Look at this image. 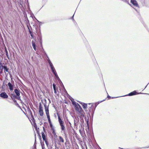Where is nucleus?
<instances>
[{"label": "nucleus", "instance_id": "1", "mask_svg": "<svg viewBox=\"0 0 149 149\" xmlns=\"http://www.w3.org/2000/svg\"><path fill=\"white\" fill-rule=\"evenodd\" d=\"M72 104L75 107V109L79 113H81L83 111L82 108L78 103H77L72 99H70Z\"/></svg>", "mask_w": 149, "mask_h": 149}, {"label": "nucleus", "instance_id": "2", "mask_svg": "<svg viewBox=\"0 0 149 149\" xmlns=\"http://www.w3.org/2000/svg\"><path fill=\"white\" fill-rule=\"evenodd\" d=\"M58 121L61 127V129L63 131L65 130V127L64 126V122L63 120L61 118L59 115H58Z\"/></svg>", "mask_w": 149, "mask_h": 149}, {"label": "nucleus", "instance_id": "3", "mask_svg": "<svg viewBox=\"0 0 149 149\" xmlns=\"http://www.w3.org/2000/svg\"><path fill=\"white\" fill-rule=\"evenodd\" d=\"M0 97L3 99L7 98L8 97V95L5 92H3L0 94Z\"/></svg>", "mask_w": 149, "mask_h": 149}, {"label": "nucleus", "instance_id": "4", "mask_svg": "<svg viewBox=\"0 0 149 149\" xmlns=\"http://www.w3.org/2000/svg\"><path fill=\"white\" fill-rule=\"evenodd\" d=\"M39 113L41 116H42L43 115V109L41 106V104H40L39 107Z\"/></svg>", "mask_w": 149, "mask_h": 149}, {"label": "nucleus", "instance_id": "5", "mask_svg": "<svg viewBox=\"0 0 149 149\" xmlns=\"http://www.w3.org/2000/svg\"><path fill=\"white\" fill-rule=\"evenodd\" d=\"M44 107L47 116H49V110L48 107V106H46L45 104H44Z\"/></svg>", "mask_w": 149, "mask_h": 149}, {"label": "nucleus", "instance_id": "6", "mask_svg": "<svg viewBox=\"0 0 149 149\" xmlns=\"http://www.w3.org/2000/svg\"><path fill=\"white\" fill-rule=\"evenodd\" d=\"M15 92L17 95V98L19 100L20 98V97H19L20 93L19 91L17 89H15Z\"/></svg>", "mask_w": 149, "mask_h": 149}, {"label": "nucleus", "instance_id": "7", "mask_svg": "<svg viewBox=\"0 0 149 149\" xmlns=\"http://www.w3.org/2000/svg\"><path fill=\"white\" fill-rule=\"evenodd\" d=\"M74 124L75 126H77L79 122V118L78 117H75L74 120Z\"/></svg>", "mask_w": 149, "mask_h": 149}, {"label": "nucleus", "instance_id": "8", "mask_svg": "<svg viewBox=\"0 0 149 149\" xmlns=\"http://www.w3.org/2000/svg\"><path fill=\"white\" fill-rule=\"evenodd\" d=\"M8 86L9 87V89L10 91H12L13 90L14 85L11 84L9 82L8 83Z\"/></svg>", "mask_w": 149, "mask_h": 149}, {"label": "nucleus", "instance_id": "9", "mask_svg": "<svg viewBox=\"0 0 149 149\" xmlns=\"http://www.w3.org/2000/svg\"><path fill=\"white\" fill-rule=\"evenodd\" d=\"M131 2L135 6L137 7H138V4L137 3V1L136 0H131Z\"/></svg>", "mask_w": 149, "mask_h": 149}, {"label": "nucleus", "instance_id": "10", "mask_svg": "<svg viewBox=\"0 0 149 149\" xmlns=\"http://www.w3.org/2000/svg\"><path fill=\"white\" fill-rule=\"evenodd\" d=\"M143 93H140L139 94H143ZM139 93H138L136 92L135 91H134L131 93H129L127 95L128 96H132L133 95H134L137 94H139Z\"/></svg>", "mask_w": 149, "mask_h": 149}, {"label": "nucleus", "instance_id": "11", "mask_svg": "<svg viewBox=\"0 0 149 149\" xmlns=\"http://www.w3.org/2000/svg\"><path fill=\"white\" fill-rule=\"evenodd\" d=\"M80 103L82 105L83 108L85 110H86L87 108V104L85 103Z\"/></svg>", "mask_w": 149, "mask_h": 149}, {"label": "nucleus", "instance_id": "12", "mask_svg": "<svg viewBox=\"0 0 149 149\" xmlns=\"http://www.w3.org/2000/svg\"><path fill=\"white\" fill-rule=\"evenodd\" d=\"M53 86L54 90V93L55 94L58 95V93L56 92V85L54 84H53Z\"/></svg>", "mask_w": 149, "mask_h": 149}, {"label": "nucleus", "instance_id": "13", "mask_svg": "<svg viewBox=\"0 0 149 149\" xmlns=\"http://www.w3.org/2000/svg\"><path fill=\"white\" fill-rule=\"evenodd\" d=\"M42 138L43 140H45L46 137L44 132H42Z\"/></svg>", "mask_w": 149, "mask_h": 149}, {"label": "nucleus", "instance_id": "14", "mask_svg": "<svg viewBox=\"0 0 149 149\" xmlns=\"http://www.w3.org/2000/svg\"><path fill=\"white\" fill-rule=\"evenodd\" d=\"M58 137L59 138V141L60 142L63 143L64 141L62 137L61 136H59Z\"/></svg>", "mask_w": 149, "mask_h": 149}, {"label": "nucleus", "instance_id": "15", "mask_svg": "<svg viewBox=\"0 0 149 149\" xmlns=\"http://www.w3.org/2000/svg\"><path fill=\"white\" fill-rule=\"evenodd\" d=\"M52 71V72L54 74H55V73H56V71L54 67H52V68H51Z\"/></svg>", "mask_w": 149, "mask_h": 149}, {"label": "nucleus", "instance_id": "16", "mask_svg": "<svg viewBox=\"0 0 149 149\" xmlns=\"http://www.w3.org/2000/svg\"><path fill=\"white\" fill-rule=\"evenodd\" d=\"M36 40H33L31 42V43L32 44V46H36Z\"/></svg>", "mask_w": 149, "mask_h": 149}, {"label": "nucleus", "instance_id": "17", "mask_svg": "<svg viewBox=\"0 0 149 149\" xmlns=\"http://www.w3.org/2000/svg\"><path fill=\"white\" fill-rule=\"evenodd\" d=\"M48 122H49V124L50 125H51V122L50 120V116H48L47 117Z\"/></svg>", "mask_w": 149, "mask_h": 149}, {"label": "nucleus", "instance_id": "18", "mask_svg": "<svg viewBox=\"0 0 149 149\" xmlns=\"http://www.w3.org/2000/svg\"><path fill=\"white\" fill-rule=\"evenodd\" d=\"M4 69L5 71H6L7 72H8V69L7 68L6 66H4Z\"/></svg>", "mask_w": 149, "mask_h": 149}, {"label": "nucleus", "instance_id": "19", "mask_svg": "<svg viewBox=\"0 0 149 149\" xmlns=\"http://www.w3.org/2000/svg\"><path fill=\"white\" fill-rule=\"evenodd\" d=\"M29 33H30L31 36L32 37V38H33L34 37H33V33L31 31H29Z\"/></svg>", "mask_w": 149, "mask_h": 149}, {"label": "nucleus", "instance_id": "20", "mask_svg": "<svg viewBox=\"0 0 149 149\" xmlns=\"http://www.w3.org/2000/svg\"><path fill=\"white\" fill-rule=\"evenodd\" d=\"M54 74L55 75V76L56 78H57L58 79H59L56 73H55Z\"/></svg>", "mask_w": 149, "mask_h": 149}, {"label": "nucleus", "instance_id": "21", "mask_svg": "<svg viewBox=\"0 0 149 149\" xmlns=\"http://www.w3.org/2000/svg\"><path fill=\"white\" fill-rule=\"evenodd\" d=\"M49 65L51 68H52V67H54V66L52 63H49Z\"/></svg>", "mask_w": 149, "mask_h": 149}, {"label": "nucleus", "instance_id": "22", "mask_svg": "<svg viewBox=\"0 0 149 149\" xmlns=\"http://www.w3.org/2000/svg\"><path fill=\"white\" fill-rule=\"evenodd\" d=\"M5 51H6V55H7V56L8 57V51L6 48L5 49Z\"/></svg>", "mask_w": 149, "mask_h": 149}, {"label": "nucleus", "instance_id": "23", "mask_svg": "<svg viewBox=\"0 0 149 149\" xmlns=\"http://www.w3.org/2000/svg\"><path fill=\"white\" fill-rule=\"evenodd\" d=\"M46 144V145L47 146L48 145V142L46 140V139H45V140H44Z\"/></svg>", "mask_w": 149, "mask_h": 149}, {"label": "nucleus", "instance_id": "24", "mask_svg": "<svg viewBox=\"0 0 149 149\" xmlns=\"http://www.w3.org/2000/svg\"><path fill=\"white\" fill-rule=\"evenodd\" d=\"M33 48L34 49V50L36 51V46H33Z\"/></svg>", "mask_w": 149, "mask_h": 149}, {"label": "nucleus", "instance_id": "25", "mask_svg": "<svg viewBox=\"0 0 149 149\" xmlns=\"http://www.w3.org/2000/svg\"><path fill=\"white\" fill-rule=\"evenodd\" d=\"M48 63L49 64L50 63H51V62L50 61V60L49 59H48Z\"/></svg>", "mask_w": 149, "mask_h": 149}, {"label": "nucleus", "instance_id": "26", "mask_svg": "<svg viewBox=\"0 0 149 149\" xmlns=\"http://www.w3.org/2000/svg\"><path fill=\"white\" fill-rule=\"evenodd\" d=\"M29 112H30V113H31V116H32V114L31 113V111H29Z\"/></svg>", "mask_w": 149, "mask_h": 149}, {"label": "nucleus", "instance_id": "27", "mask_svg": "<svg viewBox=\"0 0 149 149\" xmlns=\"http://www.w3.org/2000/svg\"><path fill=\"white\" fill-rule=\"evenodd\" d=\"M50 125V127H52V124H51V125Z\"/></svg>", "mask_w": 149, "mask_h": 149}, {"label": "nucleus", "instance_id": "28", "mask_svg": "<svg viewBox=\"0 0 149 149\" xmlns=\"http://www.w3.org/2000/svg\"><path fill=\"white\" fill-rule=\"evenodd\" d=\"M107 97L108 98H110L111 97L109 95V96H108Z\"/></svg>", "mask_w": 149, "mask_h": 149}, {"label": "nucleus", "instance_id": "29", "mask_svg": "<svg viewBox=\"0 0 149 149\" xmlns=\"http://www.w3.org/2000/svg\"><path fill=\"white\" fill-rule=\"evenodd\" d=\"M35 129H36V130H37V127H35Z\"/></svg>", "mask_w": 149, "mask_h": 149}, {"label": "nucleus", "instance_id": "30", "mask_svg": "<svg viewBox=\"0 0 149 149\" xmlns=\"http://www.w3.org/2000/svg\"><path fill=\"white\" fill-rule=\"evenodd\" d=\"M87 124H88V123H87Z\"/></svg>", "mask_w": 149, "mask_h": 149}, {"label": "nucleus", "instance_id": "31", "mask_svg": "<svg viewBox=\"0 0 149 149\" xmlns=\"http://www.w3.org/2000/svg\"><path fill=\"white\" fill-rule=\"evenodd\" d=\"M149 148V147H147V148Z\"/></svg>", "mask_w": 149, "mask_h": 149}, {"label": "nucleus", "instance_id": "32", "mask_svg": "<svg viewBox=\"0 0 149 149\" xmlns=\"http://www.w3.org/2000/svg\"><path fill=\"white\" fill-rule=\"evenodd\" d=\"M121 149H123L122 148H121Z\"/></svg>", "mask_w": 149, "mask_h": 149}]
</instances>
